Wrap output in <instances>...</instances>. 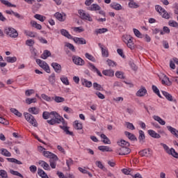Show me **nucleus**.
Returning <instances> with one entry per match:
<instances>
[{
  "instance_id": "nucleus-1",
  "label": "nucleus",
  "mask_w": 178,
  "mask_h": 178,
  "mask_svg": "<svg viewBox=\"0 0 178 178\" xmlns=\"http://www.w3.org/2000/svg\"><path fill=\"white\" fill-rule=\"evenodd\" d=\"M42 118L44 120H47V122L51 126H55V124H60V123H62L63 126L60 125V128H61L67 135L73 136V132L69 131L67 122L65 120L63 117L60 116L56 111H51L50 113L44 111L42 113Z\"/></svg>"
},
{
  "instance_id": "nucleus-2",
  "label": "nucleus",
  "mask_w": 178,
  "mask_h": 178,
  "mask_svg": "<svg viewBox=\"0 0 178 178\" xmlns=\"http://www.w3.org/2000/svg\"><path fill=\"white\" fill-rule=\"evenodd\" d=\"M4 33L10 38H17L19 37V33H17V31L15 28L6 27L4 29Z\"/></svg>"
},
{
  "instance_id": "nucleus-3",
  "label": "nucleus",
  "mask_w": 178,
  "mask_h": 178,
  "mask_svg": "<svg viewBox=\"0 0 178 178\" xmlns=\"http://www.w3.org/2000/svg\"><path fill=\"white\" fill-rule=\"evenodd\" d=\"M155 9L158 13L163 17V19H170V15L168 14V11L165 10V8H162V6L159 5H156L155 6Z\"/></svg>"
},
{
  "instance_id": "nucleus-4",
  "label": "nucleus",
  "mask_w": 178,
  "mask_h": 178,
  "mask_svg": "<svg viewBox=\"0 0 178 178\" xmlns=\"http://www.w3.org/2000/svg\"><path fill=\"white\" fill-rule=\"evenodd\" d=\"M155 9L158 13L163 17V19H170V15L168 14V11L165 10V8H162V6L159 5H156L155 6Z\"/></svg>"
},
{
  "instance_id": "nucleus-5",
  "label": "nucleus",
  "mask_w": 178,
  "mask_h": 178,
  "mask_svg": "<svg viewBox=\"0 0 178 178\" xmlns=\"http://www.w3.org/2000/svg\"><path fill=\"white\" fill-rule=\"evenodd\" d=\"M24 116L26 120L28 121L29 123L32 124V126H33L34 127H37L38 126V124L37 123V120H35L33 115L29 113H24Z\"/></svg>"
},
{
  "instance_id": "nucleus-6",
  "label": "nucleus",
  "mask_w": 178,
  "mask_h": 178,
  "mask_svg": "<svg viewBox=\"0 0 178 178\" xmlns=\"http://www.w3.org/2000/svg\"><path fill=\"white\" fill-rule=\"evenodd\" d=\"M36 63L40 66V67H42V69H44V70L46 71L47 73H51L49 65H48V64L45 61L41 59L37 58Z\"/></svg>"
},
{
  "instance_id": "nucleus-7",
  "label": "nucleus",
  "mask_w": 178,
  "mask_h": 178,
  "mask_svg": "<svg viewBox=\"0 0 178 178\" xmlns=\"http://www.w3.org/2000/svg\"><path fill=\"white\" fill-rule=\"evenodd\" d=\"M79 15H80L81 19L83 20H88V22H92V18L90 16V14L84 11V10H79L78 11Z\"/></svg>"
},
{
  "instance_id": "nucleus-8",
  "label": "nucleus",
  "mask_w": 178,
  "mask_h": 178,
  "mask_svg": "<svg viewBox=\"0 0 178 178\" xmlns=\"http://www.w3.org/2000/svg\"><path fill=\"white\" fill-rule=\"evenodd\" d=\"M118 154L120 155H129L131 152V149L128 147L122 146L118 149Z\"/></svg>"
},
{
  "instance_id": "nucleus-9",
  "label": "nucleus",
  "mask_w": 178,
  "mask_h": 178,
  "mask_svg": "<svg viewBox=\"0 0 178 178\" xmlns=\"http://www.w3.org/2000/svg\"><path fill=\"white\" fill-rule=\"evenodd\" d=\"M72 62H74V63L78 66H83V65L85 63L84 60L78 56H72Z\"/></svg>"
},
{
  "instance_id": "nucleus-10",
  "label": "nucleus",
  "mask_w": 178,
  "mask_h": 178,
  "mask_svg": "<svg viewBox=\"0 0 178 178\" xmlns=\"http://www.w3.org/2000/svg\"><path fill=\"white\" fill-rule=\"evenodd\" d=\"M5 13H6V15H13L15 16V17H17V19H19V20H23V19H24V16L19 14V13H16L12 10H6L5 11Z\"/></svg>"
},
{
  "instance_id": "nucleus-11",
  "label": "nucleus",
  "mask_w": 178,
  "mask_h": 178,
  "mask_svg": "<svg viewBox=\"0 0 178 178\" xmlns=\"http://www.w3.org/2000/svg\"><path fill=\"white\" fill-rule=\"evenodd\" d=\"M139 155L140 156H147V158L152 156V150L151 149H144L139 152Z\"/></svg>"
},
{
  "instance_id": "nucleus-12",
  "label": "nucleus",
  "mask_w": 178,
  "mask_h": 178,
  "mask_svg": "<svg viewBox=\"0 0 178 178\" xmlns=\"http://www.w3.org/2000/svg\"><path fill=\"white\" fill-rule=\"evenodd\" d=\"M43 155L44 156H45L46 158H49V159H55V161H59V158H58V156H56V154L50 152H43Z\"/></svg>"
},
{
  "instance_id": "nucleus-13",
  "label": "nucleus",
  "mask_w": 178,
  "mask_h": 178,
  "mask_svg": "<svg viewBox=\"0 0 178 178\" xmlns=\"http://www.w3.org/2000/svg\"><path fill=\"white\" fill-rule=\"evenodd\" d=\"M73 41L75 44H79V45H86L87 41L83 38H73Z\"/></svg>"
},
{
  "instance_id": "nucleus-14",
  "label": "nucleus",
  "mask_w": 178,
  "mask_h": 178,
  "mask_svg": "<svg viewBox=\"0 0 178 178\" xmlns=\"http://www.w3.org/2000/svg\"><path fill=\"white\" fill-rule=\"evenodd\" d=\"M51 67H53L56 73H60L62 72V65L58 63H52Z\"/></svg>"
},
{
  "instance_id": "nucleus-15",
  "label": "nucleus",
  "mask_w": 178,
  "mask_h": 178,
  "mask_svg": "<svg viewBox=\"0 0 178 178\" xmlns=\"http://www.w3.org/2000/svg\"><path fill=\"white\" fill-rule=\"evenodd\" d=\"M54 16L59 22H65V20L66 19V14L56 13L54 14Z\"/></svg>"
},
{
  "instance_id": "nucleus-16",
  "label": "nucleus",
  "mask_w": 178,
  "mask_h": 178,
  "mask_svg": "<svg viewBox=\"0 0 178 178\" xmlns=\"http://www.w3.org/2000/svg\"><path fill=\"white\" fill-rule=\"evenodd\" d=\"M87 10L97 12V10H101V6L97 3H93L91 6H88V7H87Z\"/></svg>"
},
{
  "instance_id": "nucleus-17",
  "label": "nucleus",
  "mask_w": 178,
  "mask_h": 178,
  "mask_svg": "<svg viewBox=\"0 0 178 178\" xmlns=\"http://www.w3.org/2000/svg\"><path fill=\"white\" fill-rule=\"evenodd\" d=\"M167 129L168 130V131H170V133H171V134H172V136H175V137H177V138H178L177 129H176L175 128H173L171 126H167Z\"/></svg>"
},
{
  "instance_id": "nucleus-18",
  "label": "nucleus",
  "mask_w": 178,
  "mask_h": 178,
  "mask_svg": "<svg viewBox=\"0 0 178 178\" xmlns=\"http://www.w3.org/2000/svg\"><path fill=\"white\" fill-rule=\"evenodd\" d=\"M102 74L104 76H108V77H113L115 76V71L113 70H104L102 71Z\"/></svg>"
},
{
  "instance_id": "nucleus-19",
  "label": "nucleus",
  "mask_w": 178,
  "mask_h": 178,
  "mask_svg": "<svg viewBox=\"0 0 178 178\" xmlns=\"http://www.w3.org/2000/svg\"><path fill=\"white\" fill-rule=\"evenodd\" d=\"M124 134L129 138V140H131V141H137V137H136L134 134L129 131H125Z\"/></svg>"
},
{
  "instance_id": "nucleus-20",
  "label": "nucleus",
  "mask_w": 178,
  "mask_h": 178,
  "mask_svg": "<svg viewBox=\"0 0 178 178\" xmlns=\"http://www.w3.org/2000/svg\"><path fill=\"white\" fill-rule=\"evenodd\" d=\"M148 134L150 137H152L153 138H161V135H159L158 133L155 132V131L152 129H149L148 131Z\"/></svg>"
},
{
  "instance_id": "nucleus-21",
  "label": "nucleus",
  "mask_w": 178,
  "mask_h": 178,
  "mask_svg": "<svg viewBox=\"0 0 178 178\" xmlns=\"http://www.w3.org/2000/svg\"><path fill=\"white\" fill-rule=\"evenodd\" d=\"M123 41L127 45L128 44H130V42H133V37L130 35H125L123 36Z\"/></svg>"
},
{
  "instance_id": "nucleus-22",
  "label": "nucleus",
  "mask_w": 178,
  "mask_h": 178,
  "mask_svg": "<svg viewBox=\"0 0 178 178\" xmlns=\"http://www.w3.org/2000/svg\"><path fill=\"white\" fill-rule=\"evenodd\" d=\"M107 31H108V29H106V28L96 29L94 31V33L96 35H98L99 34H104V33H106Z\"/></svg>"
},
{
  "instance_id": "nucleus-23",
  "label": "nucleus",
  "mask_w": 178,
  "mask_h": 178,
  "mask_svg": "<svg viewBox=\"0 0 178 178\" xmlns=\"http://www.w3.org/2000/svg\"><path fill=\"white\" fill-rule=\"evenodd\" d=\"M81 84H82V86H84L85 87H87L88 88H90V87H92V83L86 79L81 80Z\"/></svg>"
},
{
  "instance_id": "nucleus-24",
  "label": "nucleus",
  "mask_w": 178,
  "mask_h": 178,
  "mask_svg": "<svg viewBox=\"0 0 178 178\" xmlns=\"http://www.w3.org/2000/svg\"><path fill=\"white\" fill-rule=\"evenodd\" d=\"M60 33L62 34V35H63L64 37H66L69 40H72V38H73L72 35H70V33H69V31H67L66 29H61Z\"/></svg>"
},
{
  "instance_id": "nucleus-25",
  "label": "nucleus",
  "mask_w": 178,
  "mask_h": 178,
  "mask_svg": "<svg viewBox=\"0 0 178 178\" xmlns=\"http://www.w3.org/2000/svg\"><path fill=\"white\" fill-rule=\"evenodd\" d=\"M153 119H154L156 122H158L159 124H161V126H165V124H166V122H165V120L158 115H154Z\"/></svg>"
},
{
  "instance_id": "nucleus-26",
  "label": "nucleus",
  "mask_w": 178,
  "mask_h": 178,
  "mask_svg": "<svg viewBox=\"0 0 178 178\" xmlns=\"http://www.w3.org/2000/svg\"><path fill=\"white\" fill-rule=\"evenodd\" d=\"M147 94V89L145 88H142L138 90L136 92V96L137 97H144Z\"/></svg>"
},
{
  "instance_id": "nucleus-27",
  "label": "nucleus",
  "mask_w": 178,
  "mask_h": 178,
  "mask_svg": "<svg viewBox=\"0 0 178 178\" xmlns=\"http://www.w3.org/2000/svg\"><path fill=\"white\" fill-rule=\"evenodd\" d=\"M111 8L112 9H115V10H122V5L118 3H111L110 5Z\"/></svg>"
},
{
  "instance_id": "nucleus-28",
  "label": "nucleus",
  "mask_w": 178,
  "mask_h": 178,
  "mask_svg": "<svg viewBox=\"0 0 178 178\" xmlns=\"http://www.w3.org/2000/svg\"><path fill=\"white\" fill-rule=\"evenodd\" d=\"M162 84H165V86H172V81H170V79L165 75L163 79L161 80Z\"/></svg>"
},
{
  "instance_id": "nucleus-29",
  "label": "nucleus",
  "mask_w": 178,
  "mask_h": 178,
  "mask_svg": "<svg viewBox=\"0 0 178 178\" xmlns=\"http://www.w3.org/2000/svg\"><path fill=\"white\" fill-rule=\"evenodd\" d=\"M28 111L29 113H31L32 115H38L40 113V109L36 107H31Z\"/></svg>"
},
{
  "instance_id": "nucleus-30",
  "label": "nucleus",
  "mask_w": 178,
  "mask_h": 178,
  "mask_svg": "<svg viewBox=\"0 0 178 178\" xmlns=\"http://www.w3.org/2000/svg\"><path fill=\"white\" fill-rule=\"evenodd\" d=\"M139 142L142 144L145 143V134H144V131L142 130L139 131V137H138Z\"/></svg>"
},
{
  "instance_id": "nucleus-31",
  "label": "nucleus",
  "mask_w": 178,
  "mask_h": 178,
  "mask_svg": "<svg viewBox=\"0 0 178 178\" xmlns=\"http://www.w3.org/2000/svg\"><path fill=\"white\" fill-rule=\"evenodd\" d=\"M39 165H40V166H42V168H43V169H44V170H49V169H50L49 164L44 161H40Z\"/></svg>"
},
{
  "instance_id": "nucleus-32",
  "label": "nucleus",
  "mask_w": 178,
  "mask_h": 178,
  "mask_svg": "<svg viewBox=\"0 0 178 178\" xmlns=\"http://www.w3.org/2000/svg\"><path fill=\"white\" fill-rule=\"evenodd\" d=\"M8 162L11 163H15L16 165H23V163L15 158H7L6 159Z\"/></svg>"
},
{
  "instance_id": "nucleus-33",
  "label": "nucleus",
  "mask_w": 178,
  "mask_h": 178,
  "mask_svg": "<svg viewBox=\"0 0 178 178\" xmlns=\"http://www.w3.org/2000/svg\"><path fill=\"white\" fill-rule=\"evenodd\" d=\"M128 5L131 9H137V8H140V6L137 4V3L134 2V0H129Z\"/></svg>"
},
{
  "instance_id": "nucleus-34",
  "label": "nucleus",
  "mask_w": 178,
  "mask_h": 178,
  "mask_svg": "<svg viewBox=\"0 0 178 178\" xmlns=\"http://www.w3.org/2000/svg\"><path fill=\"white\" fill-rule=\"evenodd\" d=\"M38 175H39L42 178H49L48 177V175L45 173V171L41 168L38 169Z\"/></svg>"
},
{
  "instance_id": "nucleus-35",
  "label": "nucleus",
  "mask_w": 178,
  "mask_h": 178,
  "mask_svg": "<svg viewBox=\"0 0 178 178\" xmlns=\"http://www.w3.org/2000/svg\"><path fill=\"white\" fill-rule=\"evenodd\" d=\"M49 81L51 86H54L56 81V76H55V73L51 74L49 76Z\"/></svg>"
},
{
  "instance_id": "nucleus-36",
  "label": "nucleus",
  "mask_w": 178,
  "mask_h": 178,
  "mask_svg": "<svg viewBox=\"0 0 178 178\" xmlns=\"http://www.w3.org/2000/svg\"><path fill=\"white\" fill-rule=\"evenodd\" d=\"M51 51H49V50H44L43 51V54L41 55L40 58L42 59H47V58H49V56H51Z\"/></svg>"
},
{
  "instance_id": "nucleus-37",
  "label": "nucleus",
  "mask_w": 178,
  "mask_h": 178,
  "mask_svg": "<svg viewBox=\"0 0 178 178\" xmlns=\"http://www.w3.org/2000/svg\"><path fill=\"white\" fill-rule=\"evenodd\" d=\"M1 3L3 5H6V6H8V8H16V5L12 4V3L9 2L6 0H1Z\"/></svg>"
},
{
  "instance_id": "nucleus-38",
  "label": "nucleus",
  "mask_w": 178,
  "mask_h": 178,
  "mask_svg": "<svg viewBox=\"0 0 178 178\" xmlns=\"http://www.w3.org/2000/svg\"><path fill=\"white\" fill-rule=\"evenodd\" d=\"M41 6H42V5H41V3H35L34 4L32 5L31 8L33 12H38V10H40V8H41Z\"/></svg>"
},
{
  "instance_id": "nucleus-39",
  "label": "nucleus",
  "mask_w": 178,
  "mask_h": 178,
  "mask_svg": "<svg viewBox=\"0 0 178 178\" xmlns=\"http://www.w3.org/2000/svg\"><path fill=\"white\" fill-rule=\"evenodd\" d=\"M10 112L12 113H14V115H15V116H17L18 118H22V116H23V114H22V113H20L16 108H10Z\"/></svg>"
},
{
  "instance_id": "nucleus-40",
  "label": "nucleus",
  "mask_w": 178,
  "mask_h": 178,
  "mask_svg": "<svg viewBox=\"0 0 178 178\" xmlns=\"http://www.w3.org/2000/svg\"><path fill=\"white\" fill-rule=\"evenodd\" d=\"M1 155H3V156H12V153H10L6 149H1Z\"/></svg>"
},
{
  "instance_id": "nucleus-41",
  "label": "nucleus",
  "mask_w": 178,
  "mask_h": 178,
  "mask_svg": "<svg viewBox=\"0 0 178 178\" xmlns=\"http://www.w3.org/2000/svg\"><path fill=\"white\" fill-rule=\"evenodd\" d=\"M31 25L32 27H35V29H37L38 30H41V29H42L41 24H38L35 21H31Z\"/></svg>"
},
{
  "instance_id": "nucleus-42",
  "label": "nucleus",
  "mask_w": 178,
  "mask_h": 178,
  "mask_svg": "<svg viewBox=\"0 0 178 178\" xmlns=\"http://www.w3.org/2000/svg\"><path fill=\"white\" fill-rule=\"evenodd\" d=\"M98 149L102 151V152H110V151H112L108 146H99Z\"/></svg>"
},
{
  "instance_id": "nucleus-43",
  "label": "nucleus",
  "mask_w": 178,
  "mask_h": 178,
  "mask_svg": "<svg viewBox=\"0 0 178 178\" xmlns=\"http://www.w3.org/2000/svg\"><path fill=\"white\" fill-rule=\"evenodd\" d=\"M118 144L120 147H130V143L124 140H121Z\"/></svg>"
},
{
  "instance_id": "nucleus-44",
  "label": "nucleus",
  "mask_w": 178,
  "mask_h": 178,
  "mask_svg": "<svg viewBox=\"0 0 178 178\" xmlns=\"http://www.w3.org/2000/svg\"><path fill=\"white\" fill-rule=\"evenodd\" d=\"M41 97L42 99H44V101H47V102H52V101H54V97H49L46 94H42Z\"/></svg>"
},
{
  "instance_id": "nucleus-45",
  "label": "nucleus",
  "mask_w": 178,
  "mask_h": 178,
  "mask_svg": "<svg viewBox=\"0 0 178 178\" xmlns=\"http://www.w3.org/2000/svg\"><path fill=\"white\" fill-rule=\"evenodd\" d=\"M6 60L8 63H15V62H16V60H17V58H16V56H13V57L7 56L6 58Z\"/></svg>"
},
{
  "instance_id": "nucleus-46",
  "label": "nucleus",
  "mask_w": 178,
  "mask_h": 178,
  "mask_svg": "<svg viewBox=\"0 0 178 178\" xmlns=\"http://www.w3.org/2000/svg\"><path fill=\"white\" fill-rule=\"evenodd\" d=\"M163 95L168 99V101H173V98L172 97V95L169 94L168 92L162 91Z\"/></svg>"
},
{
  "instance_id": "nucleus-47",
  "label": "nucleus",
  "mask_w": 178,
  "mask_h": 178,
  "mask_svg": "<svg viewBox=\"0 0 178 178\" xmlns=\"http://www.w3.org/2000/svg\"><path fill=\"white\" fill-rule=\"evenodd\" d=\"M101 138H103V143L104 144H111V140H109L107 137L106 135L102 134L100 135Z\"/></svg>"
},
{
  "instance_id": "nucleus-48",
  "label": "nucleus",
  "mask_w": 178,
  "mask_h": 178,
  "mask_svg": "<svg viewBox=\"0 0 178 178\" xmlns=\"http://www.w3.org/2000/svg\"><path fill=\"white\" fill-rule=\"evenodd\" d=\"M53 101H55L57 104H59L60 102H65V98L60 97V96H55L54 97Z\"/></svg>"
},
{
  "instance_id": "nucleus-49",
  "label": "nucleus",
  "mask_w": 178,
  "mask_h": 178,
  "mask_svg": "<svg viewBox=\"0 0 178 178\" xmlns=\"http://www.w3.org/2000/svg\"><path fill=\"white\" fill-rule=\"evenodd\" d=\"M100 48L102 49V56H104V58H108V56H109V53L108 51V49L106 48H103L102 47H100Z\"/></svg>"
},
{
  "instance_id": "nucleus-50",
  "label": "nucleus",
  "mask_w": 178,
  "mask_h": 178,
  "mask_svg": "<svg viewBox=\"0 0 178 178\" xmlns=\"http://www.w3.org/2000/svg\"><path fill=\"white\" fill-rule=\"evenodd\" d=\"M168 155H172V156H173L174 158H176L177 159H178V153L176 152V150H175L173 149V147H172L170 150V153L168 154Z\"/></svg>"
},
{
  "instance_id": "nucleus-51",
  "label": "nucleus",
  "mask_w": 178,
  "mask_h": 178,
  "mask_svg": "<svg viewBox=\"0 0 178 178\" xmlns=\"http://www.w3.org/2000/svg\"><path fill=\"white\" fill-rule=\"evenodd\" d=\"M74 129L76 130H81L83 129V124L79 122L77 120L74 121Z\"/></svg>"
},
{
  "instance_id": "nucleus-52",
  "label": "nucleus",
  "mask_w": 178,
  "mask_h": 178,
  "mask_svg": "<svg viewBox=\"0 0 178 178\" xmlns=\"http://www.w3.org/2000/svg\"><path fill=\"white\" fill-rule=\"evenodd\" d=\"M115 76L118 77V79H124V73L122 71H117L115 72Z\"/></svg>"
},
{
  "instance_id": "nucleus-53",
  "label": "nucleus",
  "mask_w": 178,
  "mask_h": 178,
  "mask_svg": "<svg viewBox=\"0 0 178 178\" xmlns=\"http://www.w3.org/2000/svg\"><path fill=\"white\" fill-rule=\"evenodd\" d=\"M93 87L97 91H102L104 90V88H102V86L97 82L93 83Z\"/></svg>"
},
{
  "instance_id": "nucleus-54",
  "label": "nucleus",
  "mask_w": 178,
  "mask_h": 178,
  "mask_svg": "<svg viewBox=\"0 0 178 178\" xmlns=\"http://www.w3.org/2000/svg\"><path fill=\"white\" fill-rule=\"evenodd\" d=\"M168 25L170 27H175L176 29H178V23H177V22H176L175 20H170L168 22Z\"/></svg>"
},
{
  "instance_id": "nucleus-55",
  "label": "nucleus",
  "mask_w": 178,
  "mask_h": 178,
  "mask_svg": "<svg viewBox=\"0 0 178 178\" xmlns=\"http://www.w3.org/2000/svg\"><path fill=\"white\" fill-rule=\"evenodd\" d=\"M35 19H37V20H40V22H44L45 17L40 15V14H35L34 15Z\"/></svg>"
},
{
  "instance_id": "nucleus-56",
  "label": "nucleus",
  "mask_w": 178,
  "mask_h": 178,
  "mask_svg": "<svg viewBox=\"0 0 178 178\" xmlns=\"http://www.w3.org/2000/svg\"><path fill=\"white\" fill-rule=\"evenodd\" d=\"M56 161L54 159H50L49 162H50V166L52 169H56Z\"/></svg>"
},
{
  "instance_id": "nucleus-57",
  "label": "nucleus",
  "mask_w": 178,
  "mask_h": 178,
  "mask_svg": "<svg viewBox=\"0 0 178 178\" xmlns=\"http://www.w3.org/2000/svg\"><path fill=\"white\" fill-rule=\"evenodd\" d=\"M10 173L11 175H13V176H18V177H22L23 178V175L20 174V172H19L18 171H15L13 170H10Z\"/></svg>"
},
{
  "instance_id": "nucleus-58",
  "label": "nucleus",
  "mask_w": 178,
  "mask_h": 178,
  "mask_svg": "<svg viewBox=\"0 0 178 178\" xmlns=\"http://www.w3.org/2000/svg\"><path fill=\"white\" fill-rule=\"evenodd\" d=\"M134 33L136 37H138V38H143V34L140 33V31L137 29H134Z\"/></svg>"
},
{
  "instance_id": "nucleus-59",
  "label": "nucleus",
  "mask_w": 178,
  "mask_h": 178,
  "mask_svg": "<svg viewBox=\"0 0 178 178\" xmlns=\"http://www.w3.org/2000/svg\"><path fill=\"white\" fill-rule=\"evenodd\" d=\"M26 102L28 104V105H30L31 104H34L37 102V99L35 97L34 98H28L26 99Z\"/></svg>"
},
{
  "instance_id": "nucleus-60",
  "label": "nucleus",
  "mask_w": 178,
  "mask_h": 178,
  "mask_svg": "<svg viewBox=\"0 0 178 178\" xmlns=\"http://www.w3.org/2000/svg\"><path fill=\"white\" fill-rule=\"evenodd\" d=\"M26 35H28V37H31V38H34L35 35H37V33L33 31H25Z\"/></svg>"
},
{
  "instance_id": "nucleus-61",
  "label": "nucleus",
  "mask_w": 178,
  "mask_h": 178,
  "mask_svg": "<svg viewBox=\"0 0 178 178\" xmlns=\"http://www.w3.org/2000/svg\"><path fill=\"white\" fill-rule=\"evenodd\" d=\"M60 80L62 83L65 84V86H69V79H67V77L61 76Z\"/></svg>"
},
{
  "instance_id": "nucleus-62",
  "label": "nucleus",
  "mask_w": 178,
  "mask_h": 178,
  "mask_svg": "<svg viewBox=\"0 0 178 178\" xmlns=\"http://www.w3.org/2000/svg\"><path fill=\"white\" fill-rule=\"evenodd\" d=\"M85 56L87 59H89V60H91L92 62H95V58L92 56V55L86 53Z\"/></svg>"
},
{
  "instance_id": "nucleus-63",
  "label": "nucleus",
  "mask_w": 178,
  "mask_h": 178,
  "mask_svg": "<svg viewBox=\"0 0 178 178\" xmlns=\"http://www.w3.org/2000/svg\"><path fill=\"white\" fill-rule=\"evenodd\" d=\"M0 176L1 178H7L8 172L5 170H0Z\"/></svg>"
},
{
  "instance_id": "nucleus-64",
  "label": "nucleus",
  "mask_w": 178,
  "mask_h": 178,
  "mask_svg": "<svg viewBox=\"0 0 178 178\" xmlns=\"http://www.w3.org/2000/svg\"><path fill=\"white\" fill-rule=\"evenodd\" d=\"M34 44H35V42L33 39H29L26 41V45H27L28 47H33Z\"/></svg>"
}]
</instances>
